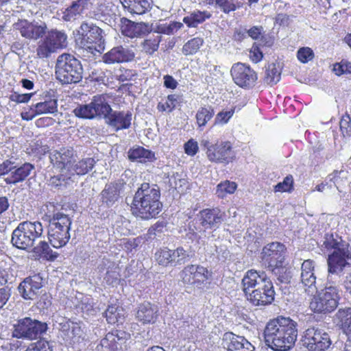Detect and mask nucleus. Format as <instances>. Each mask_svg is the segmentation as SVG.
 I'll return each mask as SVG.
<instances>
[{"label":"nucleus","mask_w":351,"mask_h":351,"mask_svg":"<svg viewBox=\"0 0 351 351\" xmlns=\"http://www.w3.org/2000/svg\"><path fill=\"white\" fill-rule=\"evenodd\" d=\"M298 324L289 317L279 316L269 321L264 330L266 345L274 351H287L295 344Z\"/></svg>","instance_id":"f257e3e1"},{"label":"nucleus","mask_w":351,"mask_h":351,"mask_svg":"<svg viewBox=\"0 0 351 351\" xmlns=\"http://www.w3.org/2000/svg\"><path fill=\"white\" fill-rule=\"evenodd\" d=\"M242 290L254 306H265L274 300L273 283L264 271L248 270L242 279Z\"/></svg>","instance_id":"f03ea898"},{"label":"nucleus","mask_w":351,"mask_h":351,"mask_svg":"<svg viewBox=\"0 0 351 351\" xmlns=\"http://www.w3.org/2000/svg\"><path fill=\"white\" fill-rule=\"evenodd\" d=\"M160 193L157 185L143 183L136 192L131 206L134 215L148 220L155 218L161 211Z\"/></svg>","instance_id":"7ed1b4c3"},{"label":"nucleus","mask_w":351,"mask_h":351,"mask_svg":"<svg viewBox=\"0 0 351 351\" xmlns=\"http://www.w3.org/2000/svg\"><path fill=\"white\" fill-rule=\"evenodd\" d=\"M340 273L328 272L324 289L316 291L310 302V308L315 313H327L333 311L340 300Z\"/></svg>","instance_id":"20e7f679"},{"label":"nucleus","mask_w":351,"mask_h":351,"mask_svg":"<svg viewBox=\"0 0 351 351\" xmlns=\"http://www.w3.org/2000/svg\"><path fill=\"white\" fill-rule=\"evenodd\" d=\"M43 233V227L40 222L23 221L12 232L11 243L20 250H32Z\"/></svg>","instance_id":"39448f33"},{"label":"nucleus","mask_w":351,"mask_h":351,"mask_svg":"<svg viewBox=\"0 0 351 351\" xmlns=\"http://www.w3.org/2000/svg\"><path fill=\"white\" fill-rule=\"evenodd\" d=\"M83 68L79 60L70 53L60 55L56 64V78L63 84H75L82 79Z\"/></svg>","instance_id":"423d86ee"},{"label":"nucleus","mask_w":351,"mask_h":351,"mask_svg":"<svg viewBox=\"0 0 351 351\" xmlns=\"http://www.w3.org/2000/svg\"><path fill=\"white\" fill-rule=\"evenodd\" d=\"M71 223L67 215L60 212L53 213L49 219L47 230L49 241L53 247L60 248L68 243Z\"/></svg>","instance_id":"0eeeda50"},{"label":"nucleus","mask_w":351,"mask_h":351,"mask_svg":"<svg viewBox=\"0 0 351 351\" xmlns=\"http://www.w3.org/2000/svg\"><path fill=\"white\" fill-rule=\"evenodd\" d=\"M78 44L82 49L95 55V52L101 53L105 48L102 29L93 23H83L78 31Z\"/></svg>","instance_id":"6e6552de"},{"label":"nucleus","mask_w":351,"mask_h":351,"mask_svg":"<svg viewBox=\"0 0 351 351\" xmlns=\"http://www.w3.org/2000/svg\"><path fill=\"white\" fill-rule=\"evenodd\" d=\"M109 97L106 95H97L90 102L80 105L73 110L75 114L80 118L88 119H106L112 108L109 104Z\"/></svg>","instance_id":"1a4fd4ad"},{"label":"nucleus","mask_w":351,"mask_h":351,"mask_svg":"<svg viewBox=\"0 0 351 351\" xmlns=\"http://www.w3.org/2000/svg\"><path fill=\"white\" fill-rule=\"evenodd\" d=\"M322 246L328 250H334L328 258V272L341 273L348 263L344 260L346 242L337 239L332 234H326Z\"/></svg>","instance_id":"9d476101"},{"label":"nucleus","mask_w":351,"mask_h":351,"mask_svg":"<svg viewBox=\"0 0 351 351\" xmlns=\"http://www.w3.org/2000/svg\"><path fill=\"white\" fill-rule=\"evenodd\" d=\"M66 46V34L58 29H51L38 43L36 54L40 58H47L52 53Z\"/></svg>","instance_id":"9b49d317"},{"label":"nucleus","mask_w":351,"mask_h":351,"mask_svg":"<svg viewBox=\"0 0 351 351\" xmlns=\"http://www.w3.org/2000/svg\"><path fill=\"white\" fill-rule=\"evenodd\" d=\"M47 324L30 317H25L18 320L14 324L12 337L17 339L34 340L40 338L46 332Z\"/></svg>","instance_id":"f8f14e48"},{"label":"nucleus","mask_w":351,"mask_h":351,"mask_svg":"<svg viewBox=\"0 0 351 351\" xmlns=\"http://www.w3.org/2000/svg\"><path fill=\"white\" fill-rule=\"evenodd\" d=\"M303 346L309 351H325L331 345L329 335L322 329L308 328L303 337Z\"/></svg>","instance_id":"ddd939ff"},{"label":"nucleus","mask_w":351,"mask_h":351,"mask_svg":"<svg viewBox=\"0 0 351 351\" xmlns=\"http://www.w3.org/2000/svg\"><path fill=\"white\" fill-rule=\"evenodd\" d=\"M286 247L278 242L266 245L261 253L262 264L266 268H271L284 263Z\"/></svg>","instance_id":"4468645a"},{"label":"nucleus","mask_w":351,"mask_h":351,"mask_svg":"<svg viewBox=\"0 0 351 351\" xmlns=\"http://www.w3.org/2000/svg\"><path fill=\"white\" fill-rule=\"evenodd\" d=\"M208 269L201 265H189L180 272V278L184 285H192L198 289L206 283L208 279Z\"/></svg>","instance_id":"2eb2a0df"},{"label":"nucleus","mask_w":351,"mask_h":351,"mask_svg":"<svg viewBox=\"0 0 351 351\" xmlns=\"http://www.w3.org/2000/svg\"><path fill=\"white\" fill-rule=\"evenodd\" d=\"M231 75L235 84L242 88H250L254 85L256 73L245 64L237 62L232 66Z\"/></svg>","instance_id":"dca6fc26"},{"label":"nucleus","mask_w":351,"mask_h":351,"mask_svg":"<svg viewBox=\"0 0 351 351\" xmlns=\"http://www.w3.org/2000/svg\"><path fill=\"white\" fill-rule=\"evenodd\" d=\"M75 152L72 147H61L50 152V162L60 172L69 171L72 162H75Z\"/></svg>","instance_id":"f3484780"},{"label":"nucleus","mask_w":351,"mask_h":351,"mask_svg":"<svg viewBox=\"0 0 351 351\" xmlns=\"http://www.w3.org/2000/svg\"><path fill=\"white\" fill-rule=\"evenodd\" d=\"M43 286V278L40 274L25 278L19 285L18 290L25 300H34L40 293Z\"/></svg>","instance_id":"a211bd4d"},{"label":"nucleus","mask_w":351,"mask_h":351,"mask_svg":"<svg viewBox=\"0 0 351 351\" xmlns=\"http://www.w3.org/2000/svg\"><path fill=\"white\" fill-rule=\"evenodd\" d=\"M225 216V212L219 208L204 209L197 215L199 223L204 230L217 228L224 221Z\"/></svg>","instance_id":"6ab92c4d"},{"label":"nucleus","mask_w":351,"mask_h":351,"mask_svg":"<svg viewBox=\"0 0 351 351\" xmlns=\"http://www.w3.org/2000/svg\"><path fill=\"white\" fill-rule=\"evenodd\" d=\"M135 53L128 47L121 45L111 49L102 56V61L107 64L129 62L134 60Z\"/></svg>","instance_id":"aec40b11"},{"label":"nucleus","mask_w":351,"mask_h":351,"mask_svg":"<svg viewBox=\"0 0 351 351\" xmlns=\"http://www.w3.org/2000/svg\"><path fill=\"white\" fill-rule=\"evenodd\" d=\"M14 27L19 30L23 37L34 40L42 38L45 35L47 29L45 23H30L26 20L15 23Z\"/></svg>","instance_id":"412c9836"},{"label":"nucleus","mask_w":351,"mask_h":351,"mask_svg":"<svg viewBox=\"0 0 351 351\" xmlns=\"http://www.w3.org/2000/svg\"><path fill=\"white\" fill-rule=\"evenodd\" d=\"M300 280L302 288L308 295H313L317 291L314 263L311 260H306L302 264Z\"/></svg>","instance_id":"4be33fe9"},{"label":"nucleus","mask_w":351,"mask_h":351,"mask_svg":"<svg viewBox=\"0 0 351 351\" xmlns=\"http://www.w3.org/2000/svg\"><path fill=\"white\" fill-rule=\"evenodd\" d=\"M132 114L130 111H112L106 119V123L114 131L128 129L130 127Z\"/></svg>","instance_id":"5701e85b"},{"label":"nucleus","mask_w":351,"mask_h":351,"mask_svg":"<svg viewBox=\"0 0 351 351\" xmlns=\"http://www.w3.org/2000/svg\"><path fill=\"white\" fill-rule=\"evenodd\" d=\"M208 158L211 162H228L232 158V145L230 142H223L219 145H215L206 151Z\"/></svg>","instance_id":"b1692460"},{"label":"nucleus","mask_w":351,"mask_h":351,"mask_svg":"<svg viewBox=\"0 0 351 351\" xmlns=\"http://www.w3.org/2000/svg\"><path fill=\"white\" fill-rule=\"evenodd\" d=\"M150 30L149 26L145 23H135L126 19L121 26L122 34L131 38L143 37Z\"/></svg>","instance_id":"393cba45"},{"label":"nucleus","mask_w":351,"mask_h":351,"mask_svg":"<svg viewBox=\"0 0 351 351\" xmlns=\"http://www.w3.org/2000/svg\"><path fill=\"white\" fill-rule=\"evenodd\" d=\"M125 185L121 182L110 183L106 185L101 193V201L107 206H112L118 201Z\"/></svg>","instance_id":"a878e982"},{"label":"nucleus","mask_w":351,"mask_h":351,"mask_svg":"<svg viewBox=\"0 0 351 351\" xmlns=\"http://www.w3.org/2000/svg\"><path fill=\"white\" fill-rule=\"evenodd\" d=\"M158 311L156 306L145 302L138 306L136 318L143 324L154 323L158 317Z\"/></svg>","instance_id":"bb28decb"},{"label":"nucleus","mask_w":351,"mask_h":351,"mask_svg":"<svg viewBox=\"0 0 351 351\" xmlns=\"http://www.w3.org/2000/svg\"><path fill=\"white\" fill-rule=\"evenodd\" d=\"M34 170V166L29 162H25L19 167L14 166L13 171L8 178H4L8 184H16L23 182Z\"/></svg>","instance_id":"cd10ccee"},{"label":"nucleus","mask_w":351,"mask_h":351,"mask_svg":"<svg viewBox=\"0 0 351 351\" xmlns=\"http://www.w3.org/2000/svg\"><path fill=\"white\" fill-rule=\"evenodd\" d=\"M223 346L227 349L228 351H238L239 348L244 346V343L247 348H245L247 351L251 349V343L242 336H239L233 334L232 332H226L223 335Z\"/></svg>","instance_id":"c85d7f7f"},{"label":"nucleus","mask_w":351,"mask_h":351,"mask_svg":"<svg viewBox=\"0 0 351 351\" xmlns=\"http://www.w3.org/2000/svg\"><path fill=\"white\" fill-rule=\"evenodd\" d=\"M125 10L131 14H143L151 8L152 0H120Z\"/></svg>","instance_id":"c756f323"},{"label":"nucleus","mask_w":351,"mask_h":351,"mask_svg":"<svg viewBox=\"0 0 351 351\" xmlns=\"http://www.w3.org/2000/svg\"><path fill=\"white\" fill-rule=\"evenodd\" d=\"M95 160L93 158H86L72 162L69 173L73 178L75 176H84L88 173L95 166Z\"/></svg>","instance_id":"7c9ffc66"},{"label":"nucleus","mask_w":351,"mask_h":351,"mask_svg":"<svg viewBox=\"0 0 351 351\" xmlns=\"http://www.w3.org/2000/svg\"><path fill=\"white\" fill-rule=\"evenodd\" d=\"M60 329L64 332L66 341L75 343L78 341L83 335L81 326L77 323L65 321L64 322L60 323Z\"/></svg>","instance_id":"2f4dec72"},{"label":"nucleus","mask_w":351,"mask_h":351,"mask_svg":"<svg viewBox=\"0 0 351 351\" xmlns=\"http://www.w3.org/2000/svg\"><path fill=\"white\" fill-rule=\"evenodd\" d=\"M205 3L219 9L225 14L234 12L243 5V3L239 0H205Z\"/></svg>","instance_id":"473e14b6"},{"label":"nucleus","mask_w":351,"mask_h":351,"mask_svg":"<svg viewBox=\"0 0 351 351\" xmlns=\"http://www.w3.org/2000/svg\"><path fill=\"white\" fill-rule=\"evenodd\" d=\"M158 263L164 267L177 266V248L170 250L168 248L161 249L155 254Z\"/></svg>","instance_id":"72a5a7b5"},{"label":"nucleus","mask_w":351,"mask_h":351,"mask_svg":"<svg viewBox=\"0 0 351 351\" xmlns=\"http://www.w3.org/2000/svg\"><path fill=\"white\" fill-rule=\"evenodd\" d=\"M30 111L34 112L36 115L43 114H53L58 111L57 100L48 99L32 105Z\"/></svg>","instance_id":"f704fd0d"},{"label":"nucleus","mask_w":351,"mask_h":351,"mask_svg":"<svg viewBox=\"0 0 351 351\" xmlns=\"http://www.w3.org/2000/svg\"><path fill=\"white\" fill-rule=\"evenodd\" d=\"M336 317L348 339H351V307L339 309Z\"/></svg>","instance_id":"c9c22d12"},{"label":"nucleus","mask_w":351,"mask_h":351,"mask_svg":"<svg viewBox=\"0 0 351 351\" xmlns=\"http://www.w3.org/2000/svg\"><path fill=\"white\" fill-rule=\"evenodd\" d=\"M211 17L210 12L208 11L195 10L183 19V22L190 27H195L206 19Z\"/></svg>","instance_id":"e433bc0d"},{"label":"nucleus","mask_w":351,"mask_h":351,"mask_svg":"<svg viewBox=\"0 0 351 351\" xmlns=\"http://www.w3.org/2000/svg\"><path fill=\"white\" fill-rule=\"evenodd\" d=\"M128 158L132 161L145 162L154 157V154L149 150L143 147H137L130 149L128 152Z\"/></svg>","instance_id":"4c0bfd02"},{"label":"nucleus","mask_w":351,"mask_h":351,"mask_svg":"<svg viewBox=\"0 0 351 351\" xmlns=\"http://www.w3.org/2000/svg\"><path fill=\"white\" fill-rule=\"evenodd\" d=\"M86 0H77L72 3L64 13V19L66 21H71L83 12L86 5Z\"/></svg>","instance_id":"58836bf2"},{"label":"nucleus","mask_w":351,"mask_h":351,"mask_svg":"<svg viewBox=\"0 0 351 351\" xmlns=\"http://www.w3.org/2000/svg\"><path fill=\"white\" fill-rule=\"evenodd\" d=\"M74 182V179L66 172H60L58 176L51 177L49 180V185L55 188L66 187Z\"/></svg>","instance_id":"ea45409f"},{"label":"nucleus","mask_w":351,"mask_h":351,"mask_svg":"<svg viewBox=\"0 0 351 351\" xmlns=\"http://www.w3.org/2000/svg\"><path fill=\"white\" fill-rule=\"evenodd\" d=\"M204 43L202 38L196 37L189 40L182 47V52L185 56L196 53Z\"/></svg>","instance_id":"a19ab883"},{"label":"nucleus","mask_w":351,"mask_h":351,"mask_svg":"<svg viewBox=\"0 0 351 351\" xmlns=\"http://www.w3.org/2000/svg\"><path fill=\"white\" fill-rule=\"evenodd\" d=\"M269 269L271 271L280 282L287 283L291 278V271L285 265H284V263L280 265L271 267Z\"/></svg>","instance_id":"79ce46f5"},{"label":"nucleus","mask_w":351,"mask_h":351,"mask_svg":"<svg viewBox=\"0 0 351 351\" xmlns=\"http://www.w3.org/2000/svg\"><path fill=\"white\" fill-rule=\"evenodd\" d=\"M280 79V72L276 64H269L265 71L264 81L269 85L276 84Z\"/></svg>","instance_id":"37998d69"},{"label":"nucleus","mask_w":351,"mask_h":351,"mask_svg":"<svg viewBox=\"0 0 351 351\" xmlns=\"http://www.w3.org/2000/svg\"><path fill=\"white\" fill-rule=\"evenodd\" d=\"M169 182L172 188H174L179 193H183L188 187L186 179L183 178L181 174L176 173L169 178Z\"/></svg>","instance_id":"c03bdc74"},{"label":"nucleus","mask_w":351,"mask_h":351,"mask_svg":"<svg viewBox=\"0 0 351 351\" xmlns=\"http://www.w3.org/2000/svg\"><path fill=\"white\" fill-rule=\"evenodd\" d=\"M214 115V110L211 107L201 108L196 114L197 123L199 127L204 126Z\"/></svg>","instance_id":"a18cd8bd"},{"label":"nucleus","mask_w":351,"mask_h":351,"mask_svg":"<svg viewBox=\"0 0 351 351\" xmlns=\"http://www.w3.org/2000/svg\"><path fill=\"white\" fill-rule=\"evenodd\" d=\"M236 189L237 184L235 182L226 180L217 186L216 195L220 198H223L226 194L233 193Z\"/></svg>","instance_id":"49530a36"},{"label":"nucleus","mask_w":351,"mask_h":351,"mask_svg":"<svg viewBox=\"0 0 351 351\" xmlns=\"http://www.w3.org/2000/svg\"><path fill=\"white\" fill-rule=\"evenodd\" d=\"M160 42V37L159 36L146 39L142 43L143 50L147 53L152 54L158 50Z\"/></svg>","instance_id":"de8ad7c7"},{"label":"nucleus","mask_w":351,"mask_h":351,"mask_svg":"<svg viewBox=\"0 0 351 351\" xmlns=\"http://www.w3.org/2000/svg\"><path fill=\"white\" fill-rule=\"evenodd\" d=\"M32 251L39 256L51 257L52 250L49 246L47 242L40 241L37 245H34Z\"/></svg>","instance_id":"09e8293b"},{"label":"nucleus","mask_w":351,"mask_h":351,"mask_svg":"<svg viewBox=\"0 0 351 351\" xmlns=\"http://www.w3.org/2000/svg\"><path fill=\"white\" fill-rule=\"evenodd\" d=\"M178 97L176 95H169L165 103L160 102L158 104V109L159 111L169 112H171L176 107Z\"/></svg>","instance_id":"8fccbe9b"},{"label":"nucleus","mask_w":351,"mask_h":351,"mask_svg":"<svg viewBox=\"0 0 351 351\" xmlns=\"http://www.w3.org/2000/svg\"><path fill=\"white\" fill-rule=\"evenodd\" d=\"M333 71L337 75L350 74L351 63L346 60H342L340 62L334 64Z\"/></svg>","instance_id":"3c124183"},{"label":"nucleus","mask_w":351,"mask_h":351,"mask_svg":"<svg viewBox=\"0 0 351 351\" xmlns=\"http://www.w3.org/2000/svg\"><path fill=\"white\" fill-rule=\"evenodd\" d=\"M339 126L343 136L351 135V118L348 113L342 116L339 121Z\"/></svg>","instance_id":"603ef678"},{"label":"nucleus","mask_w":351,"mask_h":351,"mask_svg":"<svg viewBox=\"0 0 351 351\" xmlns=\"http://www.w3.org/2000/svg\"><path fill=\"white\" fill-rule=\"evenodd\" d=\"M193 254L191 252L185 250L183 247H177V265H181L189 261Z\"/></svg>","instance_id":"864d4df0"},{"label":"nucleus","mask_w":351,"mask_h":351,"mask_svg":"<svg viewBox=\"0 0 351 351\" xmlns=\"http://www.w3.org/2000/svg\"><path fill=\"white\" fill-rule=\"evenodd\" d=\"M297 56L301 62L306 63L313 58L314 53L309 47H302L298 50Z\"/></svg>","instance_id":"5fc2aeb1"},{"label":"nucleus","mask_w":351,"mask_h":351,"mask_svg":"<svg viewBox=\"0 0 351 351\" xmlns=\"http://www.w3.org/2000/svg\"><path fill=\"white\" fill-rule=\"evenodd\" d=\"M343 174L342 171H334L332 173L328 176V181L336 187L338 191H340V187L343 184L344 181L343 180V176H341Z\"/></svg>","instance_id":"6e6d98bb"},{"label":"nucleus","mask_w":351,"mask_h":351,"mask_svg":"<svg viewBox=\"0 0 351 351\" xmlns=\"http://www.w3.org/2000/svg\"><path fill=\"white\" fill-rule=\"evenodd\" d=\"M234 113V109L229 110L221 111L219 112L215 119V124H226L228 122L230 119L233 116Z\"/></svg>","instance_id":"4d7b16f0"},{"label":"nucleus","mask_w":351,"mask_h":351,"mask_svg":"<svg viewBox=\"0 0 351 351\" xmlns=\"http://www.w3.org/2000/svg\"><path fill=\"white\" fill-rule=\"evenodd\" d=\"M118 308L116 306H109L106 309L105 314L108 323L114 324L118 322L119 313L117 312Z\"/></svg>","instance_id":"13d9d810"},{"label":"nucleus","mask_w":351,"mask_h":351,"mask_svg":"<svg viewBox=\"0 0 351 351\" xmlns=\"http://www.w3.org/2000/svg\"><path fill=\"white\" fill-rule=\"evenodd\" d=\"M25 351H51L49 343L47 341H38L31 343Z\"/></svg>","instance_id":"bf43d9fd"},{"label":"nucleus","mask_w":351,"mask_h":351,"mask_svg":"<svg viewBox=\"0 0 351 351\" xmlns=\"http://www.w3.org/2000/svg\"><path fill=\"white\" fill-rule=\"evenodd\" d=\"M293 178L292 176H287L283 182H279L275 186V191L287 192L289 191L292 187Z\"/></svg>","instance_id":"052dcab7"},{"label":"nucleus","mask_w":351,"mask_h":351,"mask_svg":"<svg viewBox=\"0 0 351 351\" xmlns=\"http://www.w3.org/2000/svg\"><path fill=\"white\" fill-rule=\"evenodd\" d=\"M14 166V162L10 160L4 161L0 165V176H5V178H8L9 174L13 171Z\"/></svg>","instance_id":"680f3d73"},{"label":"nucleus","mask_w":351,"mask_h":351,"mask_svg":"<svg viewBox=\"0 0 351 351\" xmlns=\"http://www.w3.org/2000/svg\"><path fill=\"white\" fill-rule=\"evenodd\" d=\"M198 150L197 143L193 139L189 140L184 144L185 153L189 156H194Z\"/></svg>","instance_id":"e2e57ef3"},{"label":"nucleus","mask_w":351,"mask_h":351,"mask_svg":"<svg viewBox=\"0 0 351 351\" xmlns=\"http://www.w3.org/2000/svg\"><path fill=\"white\" fill-rule=\"evenodd\" d=\"M216 252L219 261H225L230 256V252L225 245L216 247Z\"/></svg>","instance_id":"0e129e2a"},{"label":"nucleus","mask_w":351,"mask_h":351,"mask_svg":"<svg viewBox=\"0 0 351 351\" xmlns=\"http://www.w3.org/2000/svg\"><path fill=\"white\" fill-rule=\"evenodd\" d=\"M33 93H25V94H14L12 95L11 98L12 100L17 103H26L27 102Z\"/></svg>","instance_id":"69168bd1"},{"label":"nucleus","mask_w":351,"mask_h":351,"mask_svg":"<svg viewBox=\"0 0 351 351\" xmlns=\"http://www.w3.org/2000/svg\"><path fill=\"white\" fill-rule=\"evenodd\" d=\"M10 292L9 289L5 288L0 289V308H3L10 297Z\"/></svg>","instance_id":"338daca9"},{"label":"nucleus","mask_w":351,"mask_h":351,"mask_svg":"<svg viewBox=\"0 0 351 351\" xmlns=\"http://www.w3.org/2000/svg\"><path fill=\"white\" fill-rule=\"evenodd\" d=\"M164 85L167 88L175 89L178 86L177 81L171 75L164 76Z\"/></svg>","instance_id":"774afa93"}]
</instances>
